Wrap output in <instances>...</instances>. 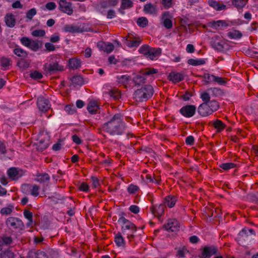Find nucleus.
<instances>
[{
  "mask_svg": "<svg viewBox=\"0 0 258 258\" xmlns=\"http://www.w3.org/2000/svg\"><path fill=\"white\" fill-rule=\"evenodd\" d=\"M97 47L100 50H103L109 53L114 49V45L111 43H106L103 41H99L97 43Z\"/></svg>",
  "mask_w": 258,
  "mask_h": 258,
  "instance_id": "aec40b11",
  "label": "nucleus"
},
{
  "mask_svg": "<svg viewBox=\"0 0 258 258\" xmlns=\"http://www.w3.org/2000/svg\"><path fill=\"white\" fill-rule=\"evenodd\" d=\"M31 34L34 37H43L45 35V31L42 29H37L33 31Z\"/></svg>",
  "mask_w": 258,
  "mask_h": 258,
  "instance_id": "680f3d73",
  "label": "nucleus"
},
{
  "mask_svg": "<svg viewBox=\"0 0 258 258\" xmlns=\"http://www.w3.org/2000/svg\"><path fill=\"white\" fill-rule=\"evenodd\" d=\"M30 77L34 80H39L43 77V75L40 72L34 71L30 73Z\"/></svg>",
  "mask_w": 258,
  "mask_h": 258,
  "instance_id": "13d9d810",
  "label": "nucleus"
},
{
  "mask_svg": "<svg viewBox=\"0 0 258 258\" xmlns=\"http://www.w3.org/2000/svg\"><path fill=\"white\" fill-rule=\"evenodd\" d=\"M213 77V79H212L213 82L217 83L220 85H224L226 84V81L225 80V78L217 77L215 75Z\"/></svg>",
  "mask_w": 258,
  "mask_h": 258,
  "instance_id": "bf43d9fd",
  "label": "nucleus"
},
{
  "mask_svg": "<svg viewBox=\"0 0 258 258\" xmlns=\"http://www.w3.org/2000/svg\"><path fill=\"white\" fill-rule=\"evenodd\" d=\"M214 75L210 74L209 73H205L202 76V78L205 80V84L208 85L211 82H213L212 79H213Z\"/></svg>",
  "mask_w": 258,
  "mask_h": 258,
  "instance_id": "6e6d98bb",
  "label": "nucleus"
},
{
  "mask_svg": "<svg viewBox=\"0 0 258 258\" xmlns=\"http://www.w3.org/2000/svg\"><path fill=\"white\" fill-rule=\"evenodd\" d=\"M227 36L230 39H240L242 36L241 32L237 30H233L227 33Z\"/></svg>",
  "mask_w": 258,
  "mask_h": 258,
  "instance_id": "ea45409f",
  "label": "nucleus"
},
{
  "mask_svg": "<svg viewBox=\"0 0 258 258\" xmlns=\"http://www.w3.org/2000/svg\"><path fill=\"white\" fill-rule=\"evenodd\" d=\"M137 23L139 26L144 28L148 25V20L145 17H141L138 19Z\"/></svg>",
  "mask_w": 258,
  "mask_h": 258,
  "instance_id": "864d4df0",
  "label": "nucleus"
},
{
  "mask_svg": "<svg viewBox=\"0 0 258 258\" xmlns=\"http://www.w3.org/2000/svg\"><path fill=\"white\" fill-rule=\"evenodd\" d=\"M219 167L225 171H227L230 169L236 167V164L231 162L224 163L219 164Z\"/></svg>",
  "mask_w": 258,
  "mask_h": 258,
  "instance_id": "49530a36",
  "label": "nucleus"
},
{
  "mask_svg": "<svg viewBox=\"0 0 258 258\" xmlns=\"http://www.w3.org/2000/svg\"><path fill=\"white\" fill-rule=\"evenodd\" d=\"M133 3L131 0H122L121 6L122 9H129L133 7Z\"/></svg>",
  "mask_w": 258,
  "mask_h": 258,
  "instance_id": "4d7b16f0",
  "label": "nucleus"
},
{
  "mask_svg": "<svg viewBox=\"0 0 258 258\" xmlns=\"http://www.w3.org/2000/svg\"><path fill=\"white\" fill-rule=\"evenodd\" d=\"M37 11L35 8H32L30 10H28L26 13V18L31 20L33 17L36 14Z\"/></svg>",
  "mask_w": 258,
  "mask_h": 258,
  "instance_id": "e2e57ef3",
  "label": "nucleus"
},
{
  "mask_svg": "<svg viewBox=\"0 0 258 258\" xmlns=\"http://www.w3.org/2000/svg\"><path fill=\"white\" fill-rule=\"evenodd\" d=\"M50 179L49 175L47 173H40L36 176V180L40 183H44L48 181Z\"/></svg>",
  "mask_w": 258,
  "mask_h": 258,
  "instance_id": "79ce46f5",
  "label": "nucleus"
},
{
  "mask_svg": "<svg viewBox=\"0 0 258 258\" xmlns=\"http://www.w3.org/2000/svg\"><path fill=\"white\" fill-rule=\"evenodd\" d=\"M172 16L169 12H165L162 15L163 26L168 29L172 27L173 23L171 20Z\"/></svg>",
  "mask_w": 258,
  "mask_h": 258,
  "instance_id": "6ab92c4d",
  "label": "nucleus"
},
{
  "mask_svg": "<svg viewBox=\"0 0 258 258\" xmlns=\"http://www.w3.org/2000/svg\"><path fill=\"white\" fill-rule=\"evenodd\" d=\"M142 39L139 37H135L133 34H128L125 37L124 43L130 48L137 47L141 43Z\"/></svg>",
  "mask_w": 258,
  "mask_h": 258,
  "instance_id": "1a4fd4ad",
  "label": "nucleus"
},
{
  "mask_svg": "<svg viewBox=\"0 0 258 258\" xmlns=\"http://www.w3.org/2000/svg\"><path fill=\"white\" fill-rule=\"evenodd\" d=\"M251 235H255L254 230L245 227L238 234L237 240L240 244H242L244 241L249 240Z\"/></svg>",
  "mask_w": 258,
  "mask_h": 258,
  "instance_id": "423d86ee",
  "label": "nucleus"
},
{
  "mask_svg": "<svg viewBox=\"0 0 258 258\" xmlns=\"http://www.w3.org/2000/svg\"><path fill=\"white\" fill-rule=\"evenodd\" d=\"M198 256L200 258H211L213 255L218 253V248L215 245H207L202 246Z\"/></svg>",
  "mask_w": 258,
  "mask_h": 258,
  "instance_id": "20e7f679",
  "label": "nucleus"
},
{
  "mask_svg": "<svg viewBox=\"0 0 258 258\" xmlns=\"http://www.w3.org/2000/svg\"><path fill=\"white\" fill-rule=\"evenodd\" d=\"M151 47H150L148 44H144L141 46L139 49V52L141 54H143L146 57H147L149 53L150 52V50Z\"/></svg>",
  "mask_w": 258,
  "mask_h": 258,
  "instance_id": "37998d69",
  "label": "nucleus"
},
{
  "mask_svg": "<svg viewBox=\"0 0 258 258\" xmlns=\"http://www.w3.org/2000/svg\"><path fill=\"white\" fill-rule=\"evenodd\" d=\"M248 0H232V4L237 8H242L245 6Z\"/></svg>",
  "mask_w": 258,
  "mask_h": 258,
  "instance_id": "09e8293b",
  "label": "nucleus"
},
{
  "mask_svg": "<svg viewBox=\"0 0 258 258\" xmlns=\"http://www.w3.org/2000/svg\"><path fill=\"white\" fill-rule=\"evenodd\" d=\"M147 182L155 183L157 184H160L161 182V178L160 177H156L154 174L152 176L150 174H148L146 176Z\"/></svg>",
  "mask_w": 258,
  "mask_h": 258,
  "instance_id": "e433bc0d",
  "label": "nucleus"
},
{
  "mask_svg": "<svg viewBox=\"0 0 258 258\" xmlns=\"http://www.w3.org/2000/svg\"><path fill=\"white\" fill-rule=\"evenodd\" d=\"M40 186L37 184H23L21 186L22 191L26 194H30L34 197L39 195Z\"/></svg>",
  "mask_w": 258,
  "mask_h": 258,
  "instance_id": "6e6552de",
  "label": "nucleus"
},
{
  "mask_svg": "<svg viewBox=\"0 0 258 258\" xmlns=\"http://www.w3.org/2000/svg\"><path fill=\"white\" fill-rule=\"evenodd\" d=\"M163 228L169 232L177 231L179 230V223L175 219H169L163 226Z\"/></svg>",
  "mask_w": 258,
  "mask_h": 258,
  "instance_id": "f8f14e48",
  "label": "nucleus"
},
{
  "mask_svg": "<svg viewBox=\"0 0 258 258\" xmlns=\"http://www.w3.org/2000/svg\"><path fill=\"white\" fill-rule=\"evenodd\" d=\"M124 213H121L118 220V223L121 225L122 232L124 233L125 230H129L131 233H135L137 230V227L133 223L126 219L124 217Z\"/></svg>",
  "mask_w": 258,
  "mask_h": 258,
  "instance_id": "7ed1b4c3",
  "label": "nucleus"
},
{
  "mask_svg": "<svg viewBox=\"0 0 258 258\" xmlns=\"http://www.w3.org/2000/svg\"><path fill=\"white\" fill-rule=\"evenodd\" d=\"M37 105L39 109L44 112L47 111L50 107L49 100L43 97H39L38 98Z\"/></svg>",
  "mask_w": 258,
  "mask_h": 258,
  "instance_id": "2eb2a0df",
  "label": "nucleus"
},
{
  "mask_svg": "<svg viewBox=\"0 0 258 258\" xmlns=\"http://www.w3.org/2000/svg\"><path fill=\"white\" fill-rule=\"evenodd\" d=\"M104 93L108 94L114 99H118L121 96L120 92L116 89L108 90V91L105 92Z\"/></svg>",
  "mask_w": 258,
  "mask_h": 258,
  "instance_id": "4c0bfd02",
  "label": "nucleus"
},
{
  "mask_svg": "<svg viewBox=\"0 0 258 258\" xmlns=\"http://www.w3.org/2000/svg\"><path fill=\"white\" fill-rule=\"evenodd\" d=\"M13 52L18 57L23 58H26L28 56L27 51L20 47H16L13 50Z\"/></svg>",
  "mask_w": 258,
  "mask_h": 258,
  "instance_id": "a19ab883",
  "label": "nucleus"
},
{
  "mask_svg": "<svg viewBox=\"0 0 258 258\" xmlns=\"http://www.w3.org/2000/svg\"><path fill=\"white\" fill-rule=\"evenodd\" d=\"M189 252V251L187 249V248L185 246H183L182 247H180L176 253V256L179 258H184L185 257V255Z\"/></svg>",
  "mask_w": 258,
  "mask_h": 258,
  "instance_id": "de8ad7c7",
  "label": "nucleus"
},
{
  "mask_svg": "<svg viewBox=\"0 0 258 258\" xmlns=\"http://www.w3.org/2000/svg\"><path fill=\"white\" fill-rule=\"evenodd\" d=\"M209 90L211 91L212 95L215 97L221 96L224 93L223 90L219 88H211Z\"/></svg>",
  "mask_w": 258,
  "mask_h": 258,
  "instance_id": "603ef678",
  "label": "nucleus"
},
{
  "mask_svg": "<svg viewBox=\"0 0 258 258\" xmlns=\"http://www.w3.org/2000/svg\"><path fill=\"white\" fill-rule=\"evenodd\" d=\"M220 37L216 36L212 38L210 44L213 48L218 51H223L225 49L226 43L223 40H220Z\"/></svg>",
  "mask_w": 258,
  "mask_h": 258,
  "instance_id": "9d476101",
  "label": "nucleus"
},
{
  "mask_svg": "<svg viewBox=\"0 0 258 258\" xmlns=\"http://www.w3.org/2000/svg\"><path fill=\"white\" fill-rule=\"evenodd\" d=\"M17 66L20 68L25 70L30 67V63L28 61L23 58L17 62Z\"/></svg>",
  "mask_w": 258,
  "mask_h": 258,
  "instance_id": "3c124183",
  "label": "nucleus"
},
{
  "mask_svg": "<svg viewBox=\"0 0 258 258\" xmlns=\"http://www.w3.org/2000/svg\"><path fill=\"white\" fill-rule=\"evenodd\" d=\"M31 40L27 37H23L20 39V42L22 45L28 48Z\"/></svg>",
  "mask_w": 258,
  "mask_h": 258,
  "instance_id": "774afa93",
  "label": "nucleus"
},
{
  "mask_svg": "<svg viewBox=\"0 0 258 258\" xmlns=\"http://www.w3.org/2000/svg\"><path fill=\"white\" fill-rule=\"evenodd\" d=\"M45 71L47 74H53L58 71H63V66L59 64L56 60L51 59L50 63L44 65Z\"/></svg>",
  "mask_w": 258,
  "mask_h": 258,
  "instance_id": "0eeeda50",
  "label": "nucleus"
},
{
  "mask_svg": "<svg viewBox=\"0 0 258 258\" xmlns=\"http://www.w3.org/2000/svg\"><path fill=\"white\" fill-rule=\"evenodd\" d=\"M99 108L96 102L90 101L88 105L87 110L92 114H96Z\"/></svg>",
  "mask_w": 258,
  "mask_h": 258,
  "instance_id": "c9c22d12",
  "label": "nucleus"
},
{
  "mask_svg": "<svg viewBox=\"0 0 258 258\" xmlns=\"http://www.w3.org/2000/svg\"><path fill=\"white\" fill-rule=\"evenodd\" d=\"M209 27L216 30H221L228 27V24L225 20L212 21L207 24Z\"/></svg>",
  "mask_w": 258,
  "mask_h": 258,
  "instance_id": "4468645a",
  "label": "nucleus"
},
{
  "mask_svg": "<svg viewBox=\"0 0 258 258\" xmlns=\"http://www.w3.org/2000/svg\"><path fill=\"white\" fill-rule=\"evenodd\" d=\"M6 224L9 228L18 230H22L24 227L23 221L15 217H9L6 221Z\"/></svg>",
  "mask_w": 258,
  "mask_h": 258,
  "instance_id": "39448f33",
  "label": "nucleus"
},
{
  "mask_svg": "<svg viewBox=\"0 0 258 258\" xmlns=\"http://www.w3.org/2000/svg\"><path fill=\"white\" fill-rule=\"evenodd\" d=\"M208 3L210 7L219 11L225 10L226 7L225 5L222 4L215 0H209Z\"/></svg>",
  "mask_w": 258,
  "mask_h": 258,
  "instance_id": "a878e982",
  "label": "nucleus"
},
{
  "mask_svg": "<svg viewBox=\"0 0 258 258\" xmlns=\"http://www.w3.org/2000/svg\"><path fill=\"white\" fill-rule=\"evenodd\" d=\"M114 242L116 245L118 247L122 246L124 247L125 245V242L123 237L122 236L120 233L118 232L117 233L114 237Z\"/></svg>",
  "mask_w": 258,
  "mask_h": 258,
  "instance_id": "f704fd0d",
  "label": "nucleus"
},
{
  "mask_svg": "<svg viewBox=\"0 0 258 258\" xmlns=\"http://www.w3.org/2000/svg\"><path fill=\"white\" fill-rule=\"evenodd\" d=\"M13 208L14 207L13 206H10L8 207H4L1 209V213L3 215H10L13 211Z\"/></svg>",
  "mask_w": 258,
  "mask_h": 258,
  "instance_id": "052dcab7",
  "label": "nucleus"
},
{
  "mask_svg": "<svg viewBox=\"0 0 258 258\" xmlns=\"http://www.w3.org/2000/svg\"><path fill=\"white\" fill-rule=\"evenodd\" d=\"M0 241L2 242V246L3 247L4 244L6 245L11 244L13 242V239L11 236L4 235L0 238Z\"/></svg>",
  "mask_w": 258,
  "mask_h": 258,
  "instance_id": "8fccbe9b",
  "label": "nucleus"
},
{
  "mask_svg": "<svg viewBox=\"0 0 258 258\" xmlns=\"http://www.w3.org/2000/svg\"><path fill=\"white\" fill-rule=\"evenodd\" d=\"M139 190V187L136 185L131 184L127 187V190L130 194H134Z\"/></svg>",
  "mask_w": 258,
  "mask_h": 258,
  "instance_id": "69168bd1",
  "label": "nucleus"
},
{
  "mask_svg": "<svg viewBox=\"0 0 258 258\" xmlns=\"http://www.w3.org/2000/svg\"><path fill=\"white\" fill-rule=\"evenodd\" d=\"M142 75H137L133 78V82L136 86H140L146 83V79L145 77Z\"/></svg>",
  "mask_w": 258,
  "mask_h": 258,
  "instance_id": "58836bf2",
  "label": "nucleus"
},
{
  "mask_svg": "<svg viewBox=\"0 0 258 258\" xmlns=\"http://www.w3.org/2000/svg\"><path fill=\"white\" fill-rule=\"evenodd\" d=\"M24 217L31 223L33 222V213L28 210H25L23 212Z\"/></svg>",
  "mask_w": 258,
  "mask_h": 258,
  "instance_id": "0e129e2a",
  "label": "nucleus"
},
{
  "mask_svg": "<svg viewBox=\"0 0 258 258\" xmlns=\"http://www.w3.org/2000/svg\"><path fill=\"white\" fill-rule=\"evenodd\" d=\"M63 29L64 32L71 33H81L83 31V29L80 26L71 24L66 25Z\"/></svg>",
  "mask_w": 258,
  "mask_h": 258,
  "instance_id": "412c9836",
  "label": "nucleus"
},
{
  "mask_svg": "<svg viewBox=\"0 0 258 258\" xmlns=\"http://www.w3.org/2000/svg\"><path fill=\"white\" fill-rule=\"evenodd\" d=\"M187 63L191 66H197L205 64L206 63V61L203 59L190 58L188 60Z\"/></svg>",
  "mask_w": 258,
  "mask_h": 258,
  "instance_id": "c03bdc74",
  "label": "nucleus"
},
{
  "mask_svg": "<svg viewBox=\"0 0 258 258\" xmlns=\"http://www.w3.org/2000/svg\"><path fill=\"white\" fill-rule=\"evenodd\" d=\"M144 11L147 14L156 15L157 13V8L156 6L151 3L146 4L144 7Z\"/></svg>",
  "mask_w": 258,
  "mask_h": 258,
  "instance_id": "b1692460",
  "label": "nucleus"
},
{
  "mask_svg": "<svg viewBox=\"0 0 258 258\" xmlns=\"http://www.w3.org/2000/svg\"><path fill=\"white\" fill-rule=\"evenodd\" d=\"M200 97L203 101V103H207L209 101H210L211 97L210 94L207 92H204L202 93L200 95Z\"/></svg>",
  "mask_w": 258,
  "mask_h": 258,
  "instance_id": "338daca9",
  "label": "nucleus"
},
{
  "mask_svg": "<svg viewBox=\"0 0 258 258\" xmlns=\"http://www.w3.org/2000/svg\"><path fill=\"white\" fill-rule=\"evenodd\" d=\"M5 21L6 25L10 28L14 27L16 24V20L12 14H6L5 17Z\"/></svg>",
  "mask_w": 258,
  "mask_h": 258,
  "instance_id": "c85d7f7f",
  "label": "nucleus"
},
{
  "mask_svg": "<svg viewBox=\"0 0 258 258\" xmlns=\"http://www.w3.org/2000/svg\"><path fill=\"white\" fill-rule=\"evenodd\" d=\"M153 87L146 85L135 91L133 98L138 102H145L148 100L153 96Z\"/></svg>",
  "mask_w": 258,
  "mask_h": 258,
  "instance_id": "f03ea898",
  "label": "nucleus"
},
{
  "mask_svg": "<svg viewBox=\"0 0 258 258\" xmlns=\"http://www.w3.org/2000/svg\"><path fill=\"white\" fill-rule=\"evenodd\" d=\"M19 171L18 168L11 167L8 170V175L10 178L15 180L21 176V175H19Z\"/></svg>",
  "mask_w": 258,
  "mask_h": 258,
  "instance_id": "bb28decb",
  "label": "nucleus"
},
{
  "mask_svg": "<svg viewBox=\"0 0 258 258\" xmlns=\"http://www.w3.org/2000/svg\"><path fill=\"white\" fill-rule=\"evenodd\" d=\"M212 124L216 129L217 132H221L226 127V125L221 120L218 119L214 121Z\"/></svg>",
  "mask_w": 258,
  "mask_h": 258,
  "instance_id": "473e14b6",
  "label": "nucleus"
},
{
  "mask_svg": "<svg viewBox=\"0 0 258 258\" xmlns=\"http://www.w3.org/2000/svg\"><path fill=\"white\" fill-rule=\"evenodd\" d=\"M11 59L7 57L3 56L0 58V64L4 70H7V68L11 65Z\"/></svg>",
  "mask_w": 258,
  "mask_h": 258,
  "instance_id": "72a5a7b5",
  "label": "nucleus"
},
{
  "mask_svg": "<svg viewBox=\"0 0 258 258\" xmlns=\"http://www.w3.org/2000/svg\"><path fill=\"white\" fill-rule=\"evenodd\" d=\"M197 110L199 115L203 117L208 116L213 113L206 103L201 104L198 107Z\"/></svg>",
  "mask_w": 258,
  "mask_h": 258,
  "instance_id": "a211bd4d",
  "label": "nucleus"
},
{
  "mask_svg": "<svg viewBox=\"0 0 258 258\" xmlns=\"http://www.w3.org/2000/svg\"><path fill=\"white\" fill-rule=\"evenodd\" d=\"M197 107L194 105H186L182 107L180 110V113L186 118L192 117L196 113Z\"/></svg>",
  "mask_w": 258,
  "mask_h": 258,
  "instance_id": "9b49d317",
  "label": "nucleus"
},
{
  "mask_svg": "<svg viewBox=\"0 0 258 258\" xmlns=\"http://www.w3.org/2000/svg\"><path fill=\"white\" fill-rule=\"evenodd\" d=\"M70 81L75 86H82L84 84V79L82 75L74 76L70 79Z\"/></svg>",
  "mask_w": 258,
  "mask_h": 258,
  "instance_id": "c756f323",
  "label": "nucleus"
},
{
  "mask_svg": "<svg viewBox=\"0 0 258 258\" xmlns=\"http://www.w3.org/2000/svg\"><path fill=\"white\" fill-rule=\"evenodd\" d=\"M207 104L212 112L217 111L219 107V103L215 100H210L207 103Z\"/></svg>",
  "mask_w": 258,
  "mask_h": 258,
  "instance_id": "a18cd8bd",
  "label": "nucleus"
},
{
  "mask_svg": "<svg viewBox=\"0 0 258 258\" xmlns=\"http://www.w3.org/2000/svg\"><path fill=\"white\" fill-rule=\"evenodd\" d=\"M49 145L48 140H43L41 139L40 140L38 143V148L42 151L46 149Z\"/></svg>",
  "mask_w": 258,
  "mask_h": 258,
  "instance_id": "5fc2aeb1",
  "label": "nucleus"
},
{
  "mask_svg": "<svg viewBox=\"0 0 258 258\" xmlns=\"http://www.w3.org/2000/svg\"><path fill=\"white\" fill-rule=\"evenodd\" d=\"M161 53L162 49L161 48L151 47L147 58L151 60H154L158 57Z\"/></svg>",
  "mask_w": 258,
  "mask_h": 258,
  "instance_id": "4be33fe9",
  "label": "nucleus"
},
{
  "mask_svg": "<svg viewBox=\"0 0 258 258\" xmlns=\"http://www.w3.org/2000/svg\"><path fill=\"white\" fill-rule=\"evenodd\" d=\"M185 75L181 73L171 72L168 75V79L174 83H177L184 79Z\"/></svg>",
  "mask_w": 258,
  "mask_h": 258,
  "instance_id": "f3484780",
  "label": "nucleus"
},
{
  "mask_svg": "<svg viewBox=\"0 0 258 258\" xmlns=\"http://www.w3.org/2000/svg\"><path fill=\"white\" fill-rule=\"evenodd\" d=\"M42 42L38 40H31L29 48L33 51H37L42 46Z\"/></svg>",
  "mask_w": 258,
  "mask_h": 258,
  "instance_id": "7c9ffc66",
  "label": "nucleus"
},
{
  "mask_svg": "<svg viewBox=\"0 0 258 258\" xmlns=\"http://www.w3.org/2000/svg\"><path fill=\"white\" fill-rule=\"evenodd\" d=\"M119 0H102L100 6L102 8H106L109 7H114L117 5Z\"/></svg>",
  "mask_w": 258,
  "mask_h": 258,
  "instance_id": "2f4dec72",
  "label": "nucleus"
},
{
  "mask_svg": "<svg viewBox=\"0 0 258 258\" xmlns=\"http://www.w3.org/2000/svg\"><path fill=\"white\" fill-rule=\"evenodd\" d=\"M177 201V198L174 196H168L165 198L164 204L170 208L173 207Z\"/></svg>",
  "mask_w": 258,
  "mask_h": 258,
  "instance_id": "393cba45",
  "label": "nucleus"
},
{
  "mask_svg": "<svg viewBox=\"0 0 258 258\" xmlns=\"http://www.w3.org/2000/svg\"><path fill=\"white\" fill-rule=\"evenodd\" d=\"M82 61L81 59L76 58H71L69 59L68 64L69 67L73 70H77L81 68Z\"/></svg>",
  "mask_w": 258,
  "mask_h": 258,
  "instance_id": "5701e85b",
  "label": "nucleus"
},
{
  "mask_svg": "<svg viewBox=\"0 0 258 258\" xmlns=\"http://www.w3.org/2000/svg\"><path fill=\"white\" fill-rule=\"evenodd\" d=\"M1 251L0 258H16L17 255L10 248Z\"/></svg>",
  "mask_w": 258,
  "mask_h": 258,
  "instance_id": "cd10ccee",
  "label": "nucleus"
},
{
  "mask_svg": "<svg viewBox=\"0 0 258 258\" xmlns=\"http://www.w3.org/2000/svg\"><path fill=\"white\" fill-rule=\"evenodd\" d=\"M59 10L69 15H72L74 10L72 8V3L67 0H60L59 2Z\"/></svg>",
  "mask_w": 258,
  "mask_h": 258,
  "instance_id": "ddd939ff",
  "label": "nucleus"
},
{
  "mask_svg": "<svg viewBox=\"0 0 258 258\" xmlns=\"http://www.w3.org/2000/svg\"><path fill=\"white\" fill-rule=\"evenodd\" d=\"M127 127L123 120V115L120 113H115L102 126L103 130L111 136H121L125 132Z\"/></svg>",
  "mask_w": 258,
  "mask_h": 258,
  "instance_id": "f257e3e1",
  "label": "nucleus"
},
{
  "mask_svg": "<svg viewBox=\"0 0 258 258\" xmlns=\"http://www.w3.org/2000/svg\"><path fill=\"white\" fill-rule=\"evenodd\" d=\"M165 208L164 204H161L152 205L150 207V211L155 216L160 217L163 215Z\"/></svg>",
  "mask_w": 258,
  "mask_h": 258,
  "instance_id": "dca6fc26",
  "label": "nucleus"
}]
</instances>
